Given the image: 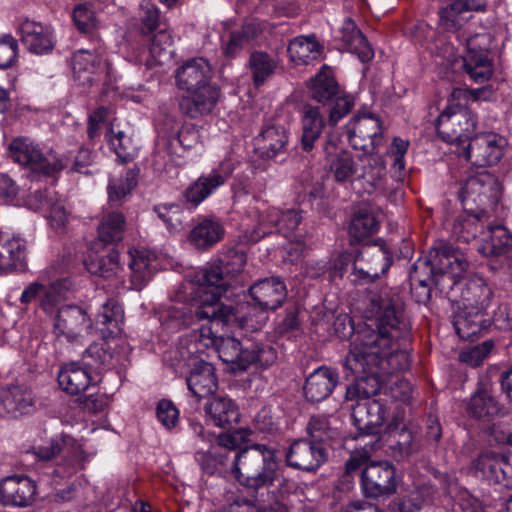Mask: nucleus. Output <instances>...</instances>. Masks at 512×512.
<instances>
[{
    "label": "nucleus",
    "mask_w": 512,
    "mask_h": 512,
    "mask_svg": "<svg viewBox=\"0 0 512 512\" xmlns=\"http://www.w3.org/2000/svg\"><path fill=\"white\" fill-rule=\"evenodd\" d=\"M231 473L241 485L253 490L274 485L281 475L275 450L265 444H254L237 453Z\"/></svg>",
    "instance_id": "obj_3"
},
{
    "label": "nucleus",
    "mask_w": 512,
    "mask_h": 512,
    "mask_svg": "<svg viewBox=\"0 0 512 512\" xmlns=\"http://www.w3.org/2000/svg\"><path fill=\"white\" fill-rule=\"evenodd\" d=\"M367 323L352 339L344 366L353 375L404 370L410 363L406 349L408 323L396 293L385 288L372 294L365 310Z\"/></svg>",
    "instance_id": "obj_1"
},
{
    "label": "nucleus",
    "mask_w": 512,
    "mask_h": 512,
    "mask_svg": "<svg viewBox=\"0 0 512 512\" xmlns=\"http://www.w3.org/2000/svg\"><path fill=\"white\" fill-rule=\"evenodd\" d=\"M288 133L283 125L267 122L254 139V150L262 159H273L286 152Z\"/></svg>",
    "instance_id": "obj_23"
},
{
    "label": "nucleus",
    "mask_w": 512,
    "mask_h": 512,
    "mask_svg": "<svg viewBox=\"0 0 512 512\" xmlns=\"http://www.w3.org/2000/svg\"><path fill=\"white\" fill-rule=\"evenodd\" d=\"M206 414L215 426L226 427L237 423L240 417L238 407L227 397L213 398L205 408Z\"/></svg>",
    "instance_id": "obj_42"
},
{
    "label": "nucleus",
    "mask_w": 512,
    "mask_h": 512,
    "mask_svg": "<svg viewBox=\"0 0 512 512\" xmlns=\"http://www.w3.org/2000/svg\"><path fill=\"white\" fill-rule=\"evenodd\" d=\"M155 255L145 249L131 248L128 251L131 289L141 290L153 277Z\"/></svg>",
    "instance_id": "obj_31"
},
{
    "label": "nucleus",
    "mask_w": 512,
    "mask_h": 512,
    "mask_svg": "<svg viewBox=\"0 0 512 512\" xmlns=\"http://www.w3.org/2000/svg\"><path fill=\"white\" fill-rule=\"evenodd\" d=\"M325 165L328 173L338 183L349 182L359 171L358 163L352 153L332 140L326 142Z\"/></svg>",
    "instance_id": "obj_22"
},
{
    "label": "nucleus",
    "mask_w": 512,
    "mask_h": 512,
    "mask_svg": "<svg viewBox=\"0 0 512 512\" xmlns=\"http://www.w3.org/2000/svg\"><path fill=\"white\" fill-rule=\"evenodd\" d=\"M467 412L474 418L484 419L504 415L503 407L485 390L477 391L467 405Z\"/></svg>",
    "instance_id": "obj_47"
},
{
    "label": "nucleus",
    "mask_w": 512,
    "mask_h": 512,
    "mask_svg": "<svg viewBox=\"0 0 512 512\" xmlns=\"http://www.w3.org/2000/svg\"><path fill=\"white\" fill-rule=\"evenodd\" d=\"M395 425V421H393L389 428L391 430L392 437L395 440V444L392 445L393 450V456L398 460H404L405 458L409 457L413 451L414 443H413V437L409 430L402 428L400 431L393 432L392 426Z\"/></svg>",
    "instance_id": "obj_63"
},
{
    "label": "nucleus",
    "mask_w": 512,
    "mask_h": 512,
    "mask_svg": "<svg viewBox=\"0 0 512 512\" xmlns=\"http://www.w3.org/2000/svg\"><path fill=\"white\" fill-rule=\"evenodd\" d=\"M124 313L122 307L113 299L102 305L96 317V324L102 325L101 331L109 335L117 334L121 330Z\"/></svg>",
    "instance_id": "obj_52"
},
{
    "label": "nucleus",
    "mask_w": 512,
    "mask_h": 512,
    "mask_svg": "<svg viewBox=\"0 0 512 512\" xmlns=\"http://www.w3.org/2000/svg\"><path fill=\"white\" fill-rule=\"evenodd\" d=\"M8 156L15 162L29 167L35 172L45 175L66 167V163L58 158L52 150L44 152L37 144L27 137H17L8 145Z\"/></svg>",
    "instance_id": "obj_8"
},
{
    "label": "nucleus",
    "mask_w": 512,
    "mask_h": 512,
    "mask_svg": "<svg viewBox=\"0 0 512 512\" xmlns=\"http://www.w3.org/2000/svg\"><path fill=\"white\" fill-rule=\"evenodd\" d=\"M138 171L127 169L118 176L111 177L108 183V199L110 203H120L137 184Z\"/></svg>",
    "instance_id": "obj_51"
},
{
    "label": "nucleus",
    "mask_w": 512,
    "mask_h": 512,
    "mask_svg": "<svg viewBox=\"0 0 512 512\" xmlns=\"http://www.w3.org/2000/svg\"><path fill=\"white\" fill-rule=\"evenodd\" d=\"M34 396L30 389L11 386L0 389V416L16 417L33 410Z\"/></svg>",
    "instance_id": "obj_28"
},
{
    "label": "nucleus",
    "mask_w": 512,
    "mask_h": 512,
    "mask_svg": "<svg viewBox=\"0 0 512 512\" xmlns=\"http://www.w3.org/2000/svg\"><path fill=\"white\" fill-rule=\"evenodd\" d=\"M485 224L484 214H468L456 219L453 225V233L459 240L470 242L476 238L480 239Z\"/></svg>",
    "instance_id": "obj_53"
},
{
    "label": "nucleus",
    "mask_w": 512,
    "mask_h": 512,
    "mask_svg": "<svg viewBox=\"0 0 512 512\" xmlns=\"http://www.w3.org/2000/svg\"><path fill=\"white\" fill-rule=\"evenodd\" d=\"M362 256L366 258L369 266L378 268L379 275L385 274L392 264L391 253L383 246L374 245L366 247L362 252Z\"/></svg>",
    "instance_id": "obj_64"
},
{
    "label": "nucleus",
    "mask_w": 512,
    "mask_h": 512,
    "mask_svg": "<svg viewBox=\"0 0 512 512\" xmlns=\"http://www.w3.org/2000/svg\"><path fill=\"white\" fill-rule=\"evenodd\" d=\"M86 269L94 275L103 277L105 279H112L119 277L122 271L120 264L119 253L116 250H111L106 255L96 256L90 254L85 259Z\"/></svg>",
    "instance_id": "obj_44"
},
{
    "label": "nucleus",
    "mask_w": 512,
    "mask_h": 512,
    "mask_svg": "<svg viewBox=\"0 0 512 512\" xmlns=\"http://www.w3.org/2000/svg\"><path fill=\"white\" fill-rule=\"evenodd\" d=\"M506 144V139L497 133H480L470 139L461 154L475 166H490L502 158Z\"/></svg>",
    "instance_id": "obj_14"
},
{
    "label": "nucleus",
    "mask_w": 512,
    "mask_h": 512,
    "mask_svg": "<svg viewBox=\"0 0 512 512\" xmlns=\"http://www.w3.org/2000/svg\"><path fill=\"white\" fill-rule=\"evenodd\" d=\"M498 197V181L487 171L469 177L460 191V199L466 208L469 203L479 207L494 205L498 201Z\"/></svg>",
    "instance_id": "obj_15"
},
{
    "label": "nucleus",
    "mask_w": 512,
    "mask_h": 512,
    "mask_svg": "<svg viewBox=\"0 0 512 512\" xmlns=\"http://www.w3.org/2000/svg\"><path fill=\"white\" fill-rule=\"evenodd\" d=\"M213 351L217 352L219 358L229 364L231 371L235 373L245 371L251 364L268 366L275 359V352L271 347H260L252 343L243 346L234 337H222Z\"/></svg>",
    "instance_id": "obj_4"
},
{
    "label": "nucleus",
    "mask_w": 512,
    "mask_h": 512,
    "mask_svg": "<svg viewBox=\"0 0 512 512\" xmlns=\"http://www.w3.org/2000/svg\"><path fill=\"white\" fill-rule=\"evenodd\" d=\"M172 43V35L166 29L158 31L153 36L149 46V52L156 64H162L165 59L170 57L171 52L169 48L171 47Z\"/></svg>",
    "instance_id": "obj_61"
},
{
    "label": "nucleus",
    "mask_w": 512,
    "mask_h": 512,
    "mask_svg": "<svg viewBox=\"0 0 512 512\" xmlns=\"http://www.w3.org/2000/svg\"><path fill=\"white\" fill-rule=\"evenodd\" d=\"M158 218L170 233H177L183 228V212L178 204H160L154 208Z\"/></svg>",
    "instance_id": "obj_60"
},
{
    "label": "nucleus",
    "mask_w": 512,
    "mask_h": 512,
    "mask_svg": "<svg viewBox=\"0 0 512 512\" xmlns=\"http://www.w3.org/2000/svg\"><path fill=\"white\" fill-rule=\"evenodd\" d=\"M310 94L318 102L331 100L338 94L339 87L332 71L324 67L310 82Z\"/></svg>",
    "instance_id": "obj_50"
},
{
    "label": "nucleus",
    "mask_w": 512,
    "mask_h": 512,
    "mask_svg": "<svg viewBox=\"0 0 512 512\" xmlns=\"http://www.w3.org/2000/svg\"><path fill=\"white\" fill-rule=\"evenodd\" d=\"M486 4V0H452L439 11V23L445 30L457 32L469 20V12L483 11Z\"/></svg>",
    "instance_id": "obj_24"
},
{
    "label": "nucleus",
    "mask_w": 512,
    "mask_h": 512,
    "mask_svg": "<svg viewBox=\"0 0 512 512\" xmlns=\"http://www.w3.org/2000/svg\"><path fill=\"white\" fill-rule=\"evenodd\" d=\"M340 32L343 43L349 51L356 54L362 62L369 61L373 58V49L351 18L344 20Z\"/></svg>",
    "instance_id": "obj_40"
},
{
    "label": "nucleus",
    "mask_w": 512,
    "mask_h": 512,
    "mask_svg": "<svg viewBox=\"0 0 512 512\" xmlns=\"http://www.w3.org/2000/svg\"><path fill=\"white\" fill-rule=\"evenodd\" d=\"M278 64L275 56L262 51L253 52L249 59V67L254 84L256 86L264 84L275 73Z\"/></svg>",
    "instance_id": "obj_49"
},
{
    "label": "nucleus",
    "mask_w": 512,
    "mask_h": 512,
    "mask_svg": "<svg viewBox=\"0 0 512 512\" xmlns=\"http://www.w3.org/2000/svg\"><path fill=\"white\" fill-rule=\"evenodd\" d=\"M221 269L211 266L203 270L197 277L198 288L193 290L196 302L195 316L199 320H207L198 330L181 338L178 345L165 352L164 361L179 364L184 356L199 355L206 350H214L222 337L218 336L220 324L232 323V307L220 303L223 289L219 286Z\"/></svg>",
    "instance_id": "obj_2"
},
{
    "label": "nucleus",
    "mask_w": 512,
    "mask_h": 512,
    "mask_svg": "<svg viewBox=\"0 0 512 512\" xmlns=\"http://www.w3.org/2000/svg\"><path fill=\"white\" fill-rule=\"evenodd\" d=\"M37 496V485L27 476L13 475L0 481V504L6 507L25 508Z\"/></svg>",
    "instance_id": "obj_19"
},
{
    "label": "nucleus",
    "mask_w": 512,
    "mask_h": 512,
    "mask_svg": "<svg viewBox=\"0 0 512 512\" xmlns=\"http://www.w3.org/2000/svg\"><path fill=\"white\" fill-rule=\"evenodd\" d=\"M224 236L222 223L215 218L199 221L190 231L189 242L198 249H208L219 242Z\"/></svg>",
    "instance_id": "obj_36"
},
{
    "label": "nucleus",
    "mask_w": 512,
    "mask_h": 512,
    "mask_svg": "<svg viewBox=\"0 0 512 512\" xmlns=\"http://www.w3.org/2000/svg\"><path fill=\"white\" fill-rule=\"evenodd\" d=\"M338 382L337 373L328 367H319L306 379L304 386L305 397L312 402L327 398Z\"/></svg>",
    "instance_id": "obj_34"
},
{
    "label": "nucleus",
    "mask_w": 512,
    "mask_h": 512,
    "mask_svg": "<svg viewBox=\"0 0 512 512\" xmlns=\"http://www.w3.org/2000/svg\"><path fill=\"white\" fill-rule=\"evenodd\" d=\"M484 314L479 310L465 309L458 306L453 316V325L460 338L471 340L484 329Z\"/></svg>",
    "instance_id": "obj_41"
},
{
    "label": "nucleus",
    "mask_w": 512,
    "mask_h": 512,
    "mask_svg": "<svg viewBox=\"0 0 512 512\" xmlns=\"http://www.w3.org/2000/svg\"><path fill=\"white\" fill-rule=\"evenodd\" d=\"M460 291L458 306L470 310H479L485 312L491 303L492 291L483 278L472 276L464 280L454 292Z\"/></svg>",
    "instance_id": "obj_27"
},
{
    "label": "nucleus",
    "mask_w": 512,
    "mask_h": 512,
    "mask_svg": "<svg viewBox=\"0 0 512 512\" xmlns=\"http://www.w3.org/2000/svg\"><path fill=\"white\" fill-rule=\"evenodd\" d=\"M306 430L310 440L322 445H325V443L335 435V431L331 428L328 417L324 415L312 416L307 424Z\"/></svg>",
    "instance_id": "obj_59"
},
{
    "label": "nucleus",
    "mask_w": 512,
    "mask_h": 512,
    "mask_svg": "<svg viewBox=\"0 0 512 512\" xmlns=\"http://www.w3.org/2000/svg\"><path fill=\"white\" fill-rule=\"evenodd\" d=\"M409 141L403 140L401 138H394L391 146L388 150V154L391 158H393L392 170L393 176L397 181H402L404 179V171H405V160L404 157L408 151Z\"/></svg>",
    "instance_id": "obj_62"
},
{
    "label": "nucleus",
    "mask_w": 512,
    "mask_h": 512,
    "mask_svg": "<svg viewBox=\"0 0 512 512\" xmlns=\"http://www.w3.org/2000/svg\"><path fill=\"white\" fill-rule=\"evenodd\" d=\"M373 394L360 392L353 398L356 403L351 407L354 425L361 432L374 434L386 419V406L381 399L371 398Z\"/></svg>",
    "instance_id": "obj_17"
},
{
    "label": "nucleus",
    "mask_w": 512,
    "mask_h": 512,
    "mask_svg": "<svg viewBox=\"0 0 512 512\" xmlns=\"http://www.w3.org/2000/svg\"><path fill=\"white\" fill-rule=\"evenodd\" d=\"M246 264V255L243 251L238 250H230L224 257V259L219 262H215L212 264H208L201 269L197 270L190 281V285L192 290L198 288V283L196 279L198 275L205 269L211 266H218L221 269V281L219 282V286L223 289L222 294L227 290V285L224 280V273L227 275H235L240 273Z\"/></svg>",
    "instance_id": "obj_43"
},
{
    "label": "nucleus",
    "mask_w": 512,
    "mask_h": 512,
    "mask_svg": "<svg viewBox=\"0 0 512 512\" xmlns=\"http://www.w3.org/2000/svg\"><path fill=\"white\" fill-rule=\"evenodd\" d=\"M187 94L182 105L191 117L196 118L199 115L208 114L214 109L219 98V89L211 84L191 90Z\"/></svg>",
    "instance_id": "obj_35"
},
{
    "label": "nucleus",
    "mask_w": 512,
    "mask_h": 512,
    "mask_svg": "<svg viewBox=\"0 0 512 512\" xmlns=\"http://www.w3.org/2000/svg\"><path fill=\"white\" fill-rule=\"evenodd\" d=\"M302 219V212L298 208L279 210L275 207H269L257 211V224L245 237L247 241L257 242L272 233L273 230L288 237L298 228Z\"/></svg>",
    "instance_id": "obj_10"
},
{
    "label": "nucleus",
    "mask_w": 512,
    "mask_h": 512,
    "mask_svg": "<svg viewBox=\"0 0 512 512\" xmlns=\"http://www.w3.org/2000/svg\"><path fill=\"white\" fill-rule=\"evenodd\" d=\"M91 329L86 311L79 306L67 305L57 309L53 317V333L57 338L74 342L88 334Z\"/></svg>",
    "instance_id": "obj_16"
},
{
    "label": "nucleus",
    "mask_w": 512,
    "mask_h": 512,
    "mask_svg": "<svg viewBox=\"0 0 512 512\" xmlns=\"http://www.w3.org/2000/svg\"><path fill=\"white\" fill-rule=\"evenodd\" d=\"M252 300L261 307L255 322L245 317L241 318L246 325L260 329L267 320V311L278 308L286 297L284 284L277 278L260 280L250 288Z\"/></svg>",
    "instance_id": "obj_13"
},
{
    "label": "nucleus",
    "mask_w": 512,
    "mask_h": 512,
    "mask_svg": "<svg viewBox=\"0 0 512 512\" xmlns=\"http://www.w3.org/2000/svg\"><path fill=\"white\" fill-rule=\"evenodd\" d=\"M27 241L19 235L0 233V271L22 268L26 257Z\"/></svg>",
    "instance_id": "obj_33"
},
{
    "label": "nucleus",
    "mask_w": 512,
    "mask_h": 512,
    "mask_svg": "<svg viewBox=\"0 0 512 512\" xmlns=\"http://www.w3.org/2000/svg\"><path fill=\"white\" fill-rule=\"evenodd\" d=\"M346 132L349 143L354 149L373 153L383 139V129L377 116L371 113L355 116L347 125Z\"/></svg>",
    "instance_id": "obj_11"
},
{
    "label": "nucleus",
    "mask_w": 512,
    "mask_h": 512,
    "mask_svg": "<svg viewBox=\"0 0 512 512\" xmlns=\"http://www.w3.org/2000/svg\"><path fill=\"white\" fill-rule=\"evenodd\" d=\"M82 364L95 375L112 365V356L103 344H92L83 353Z\"/></svg>",
    "instance_id": "obj_57"
},
{
    "label": "nucleus",
    "mask_w": 512,
    "mask_h": 512,
    "mask_svg": "<svg viewBox=\"0 0 512 512\" xmlns=\"http://www.w3.org/2000/svg\"><path fill=\"white\" fill-rule=\"evenodd\" d=\"M125 228V218L119 212H113L103 217L98 226V237L101 242L108 244L120 241Z\"/></svg>",
    "instance_id": "obj_55"
},
{
    "label": "nucleus",
    "mask_w": 512,
    "mask_h": 512,
    "mask_svg": "<svg viewBox=\"0 0 512 512\" xmlns=\"http://www.w3.org/2000/svg\"><path fill=\"white\" fill-rule=\"evenodd\" d=\"M196 460L203 472L209 475H221L232 468V461L227 460V453L221 447H210L207 451L196 453Z\"/></svg>",
    "instance_id": "obj_48"
},
{
    "label": "nucleus",
    "mask_w": 512,
    "mask_h": 512,
    "mask_svg": "<svg viewBox=\"0 0 512 512\" xmlns=\"http://www.w3.org/2000/svg\"><path fill=\"white\" fill-rule=\"evenodd\" d=\"M435 261L438 265V272L443 277V281L451 282V291H455L464 280L468 269V261L465 255L445 242H439L435 245Z\"/></svg>",
    "instance_id": "obj_18"
},
{
    "label": "nucleus",
    "mask_w": 512,
    "mask_h": 512,
    "mask_svg": "<svg viewBox=\"0 0 512 512\" xmlns=\"http://www.w3.org/2000/svg\"><path fill=\"white\" fill-rule=\"evenodd\" d=\"M23 45L34 54H45L54 47L52 29L31 20L22 22L19 28Z\"/></svg>",
    "instance_id": "obj_30"
},
{
    "label": "nucleus",
    "mask_w": 512,
    "mask_h": 512,
    "mask_svg": "<svg viewBox=\"0 0 512 512\" xmlns=\"http://www.w3.org/2000/svg\"><path fill=\"white\" fill-rule=\"evenodd\" d=\"M364 493L369 497H378L396 491L394 467L387 461L367 464L361 474Z\"/></svg>",
    "instance_id": "obj_20"
},
{
    "label": "nucleus",
    "mask_w": 512,
    "mask_h": 512,
    "mask_svg": "<svg viewBox=\"0 0 512 512\" xmlns=\"http://www.w3.org/2000/svg\"><path fill=\"white\" fill-rule=\"evenodd\" d=\"M211 72L212 68L206 59H190L177 69L176 84L179 89L186 92L211 85Z\"/></svg>",
    "instance_id": "obj_26"
},
{
    "label": "nucleus",
    "mask_w": 512,
    "mask_h": 512,
    "mask_svg": "<svg viewBox=\"0 0 512 512\" xmlns=\"http://www.w3.org/2000/svg\"><path fill=\"white\" fill-rule=\"evenodd\" d=\"M106 139L117 157L122 161H130L137 155V145L132 138L123 131H115L114 128L111 127L106 134Z\"/></svg>",
    "instance_id": "obj_56"
},
{
    "label": "nucleus",
    "mask_w": 512,
    "mask_h": 512,
    "mask_svg": "<svg viewBox=\"0 0 512 512\" xmlns=\"http://www.w3.org/2000/svg\"><path fill=\"white\" fill-rule=\"evenodd\" d=\"M95 381V375L79 362L68 363L58 372L59 386L71 395L84 392Z\"/></svg>",
    "instance_id": "obj_32"
},
{
    "label": "nucleus",
    "mask_w": 512,
    "mask_h": 512,
    "mask_svg": "<svg viewBox=\"0 0 512 512\" xmlns=\"http://www.w3.org/2000/svg\"><path fill=\"white\" fill-rule=\"evenodd\" d=\"M356 382L349 385L346 390V399H353L365 394H378L390 396L400 401H408L412 395L411 384L401 379L398 374L367 373L354 375Z\"/></svg>",
    "instance_id": "obj_5"
},
{
    "label": "nucleus",
    "mask_w": 512,
    "mask_h": 512,
    "mask_svg": "<svg viewBox=\"0 0 512 512\" xmlns=\"http://www.w3.org/2000/svg\"><path fill=\"white\" fill-rule=\"evenodd\" d=\"M511 243V235L502 225H487L481 231L478 251L484 256L503 254Z\"/></svg>",
    "instance_id": "obj_39"
},
{
    "label": "nucleus",
    "mask_w": 512,
    "mask_h": 512,
    "mask_svg": "<svg viewBox=\"0 0 512 512\" xmlns=\"http://www.w3.org/2000/svg\"><path fill=\"white\" fill-rule=\"evenodd\" d=\"M224 183L221 176L213 171L203 174L186 189L185 199L193 206H198Z\"/></svg>",
    "instance_id": "obj_45"
},
{
    "label": "nucleus",
    "mask_w": 512,
    "mask_h": 512,
    "mask_svg": "<svg viewBox=\"0 0 512 512\" xmlns=\"http://www.w3.org/2000/svg\"><path fill=\"white\" fill-rule=\"evenodd\" d=\"M433 495L430 486H421L405 495L399 503V512H418L427 505Z\"/></svg>",
    "instance_id": "obj_58"
},
{
    "label": "nucleus",
    "mask_w": 512,
    "mask_h": 512,
    "mask_svg": "<svg viewBox=\"0 0 512 512\" xmlns=\"http://www.w3.org/2000/svg\"><path fill=\"white\" fill-rule=\"evenodd\" d=\"M477 125V118L466 105L453 101L452 94L448 104L437 119V132L449 143H463L471 139Z\"/></svg>",
    "instance_id": "obj_6"
},
{
    "label": "nucleus",
    "mask_w": 512,
    "mask_h": 512,
    "mask_svg": "<svg viewBox=\"0 0 512 512\" xmlns=\"http://www.w3.org/2000/svg\"><path fill=\"white\" fill-rule=\"evenodd\" d=\"M48 280L49 278L45 273L40 276V281L30 284L22 292V303L39 299L42 309L47 314H53L57 306L67 299L72 288V282L68 278H63L47 284Z\"/></svg>",
    "instance_id": "obj_12"
},
{
    "label": "nucleus",
    "mask_w": 512,
    "mask_h": 512,
    "mask_svg": "<svg viewBox=\"0 0 512 512\" xmlns=\"http://www.w3.org/2000/svg\"><path fill=\"white\" fill-rule=\"evenodd\" d=\"M176 372L187 371L186 383L190 393L199 401L212 395L218 389L214 367L202 356H184L181 363L167 362Z\"/></svg>",
    "instance_id": "obj_9"
},
{
    "label": "nucleus",
    "mask_w": 512,
    "mask_h": 512,
    "mask_svg": "<svg viewBox=\"0 0 512 512\" xmlns=\"http://www.w3.org/2000/svg\"><path fill=\"white\" fill-rule=\"evenodd\" d=\"M287 50L292 62L307 65L321 57L323 47L314 35H301L289 42Z\"/></svg>",
    "instance_id": "obj_37"
},
{
    "label": "nucleus",
    "mask_w": 512,
    "mask_h": 512,
    "mask_svg": "<svg viewBox=\"0 0 512 512\" xmlns=\"http://www.w3.org/2000/svg\"><path fill=\"white\" fill-rule=\"evenodd\" d=\"M435 246L427 256L420 257L410 269V279L423 287L430 285L438 272V265L435 261Z\"/></svg>",
    "instance_id": "obj_54"
},
{
    "label": "nucleus",
    "mask_w": 512,
    "mask_h": 512,
    "mask_svg": "<svg viewBox=\"0 0 512 512\" xmlns=\"http://www.w3.org/2000/svg\"><path fill=\"white\" fill-rule=\"evenodd\" d=\"M104 50L79 49L73 55L72 69L75 81L80 86H91L98 80V71L101 67Z\"/></svg>",
    "instance_id": "obj_25"
},
{
    "label": "nucleus",
    "mask_w": 512,
    "mask_h": 512,
    "mask_svg": "<svg viewBox=\"0 0 512 512\" xmlns=\"http://www.w3.org/2000/svg\"><path fill=\"white\" fill-rule=\"evenodd\" d=\"M328 454L325 445L315 443L310 439L294 440L286 454V463L295 469L313 471L318 469L326 460Z\"/></svg>",
    "instance_id": "obj_21"
},
{
    "label": "nucleus",
    "mask_w": 512,
    "mask_h": 512,
    "mask_svg": "<svg viewBox=\"0 0 512 512\" xmlns=\"http://www.w3.org/2000/svg\"><path fill=\"white\" fill-rule=\"evenodd\" d=\"M476 476L494 483H501L512 477V467L504 454L493 451H484L473 464Z\"/></svg>",
    "instance_id": "obj_29"
},
{
    "label": "nucleus",
    "mask_w": 512,
    "mask_h": 512,
    "mask_svg": "<svg viewBox=\"0 0 512 512\" xmlns=\"http://www.w3.org/2000/svg\"><path fill=\"white\" fill-rule=\"evenodd\" d=\"M381 213L370 209L358 211L351 220L349 235L355 241H362L373 235L379 229Z\"/></svg>",
    "instance_id": "obj_46"
},
{
    "label": "nucleus",
    "mask_w": 512,
    "mask_h": 512,
    "mask_svg": "<svg viewBox=\"0 0 512 512\" xmlns=\"http://www.w3.org/2000/svg\"><path fill=\"white\" fill-rule=\"evenodd\" d=\"M458 32V39L466 46L463 56L466 73L477 83L488 80L493 73L492 63L487 55L491 46V35L483 32L471 36L466 29Z\"/></svg>",
    "instance_id": "obj_7"
},
{
    "label": "nucleus",
    "mask_w": 512,
    "mask_h": 512,
    "mask_svg": "<svg viewBox=\"0 0 512 512\" xmlns=\"http://www.w3.org/2000/svg\"><path fill=\"white\" fill-rule=\"evenodd\" d=\"M301 124V147L304 151L309 152L313 149L315 142L319 139L325 125V121L319 107L311 105L304 106L302 110Z\"/></svg>",
    "instance_id": "obj_38"
}]
</instances>
